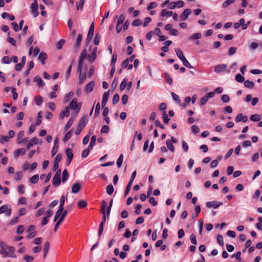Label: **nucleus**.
Masks as SVG:
<instances>
[{
  "label": "nucleus",
  "instance_id": "27",
  "mask_svg": "<svg viewBox=\"0 0 262 262\" xmlns=\"http://www.w3.org/2000/svg\"><path fill=\"white\" fill-rule=\"evenodd\" d=\"M96 141V137L95 136H93L91 138L90 143L89 145L88 148L89 149L92 150L94 145L95 144Z\"/></svg>",
  "mask_w": 262,
  "mask_h": 262
},
{
  "label": "nucleus",
  "instance_id": "1",
  "mask_svg": "<svg viewBox=\"0 0 262 262\" xmlns=\"http://www.w3.org/2000/svg\"><path fill=\"white\" fill-rule=\"evenodd\" d=\"M97 48L95 47L91 54H88L86 49L83 50L79 57L78 66H86L92 63L96 58Z\"/></svg>",
  "mask_w": 262,
  "mask_h": 262
},
{
  "label": "nucleus",
  "instance_id": "45",
  "mask_svg": "<svg viewBox=\"0 0 262 262\" xmlns=\"http://www.w3.org/2000/svg\"><path fill=\"white\" fill-rule=\"evenodd\" d=\"M84 3V0H80L79 2L76 4V8L78 10L79 9H82Z\"/></svg>",
  "mask_w": 262,
  "mask_h": 262
},
{
  "label": "nucleus",
  "instance_id": "57",
  "mask_svg": "<svg viewBox=\"0 0 262 262\" xmlns=\"http://www.w3.org/2000/svg\"><path fill=\"white\" fill-rule=\"evenodd\" d=\"M163 121L165 123H168L170 119L168 118V115L166 112H164L163 114Z\"/></svg>",
  "mask_w": 262,
  "mask_h": 262
},
{
  "label": "nucleus",
  "instance_id": "28",
  "mask_svg": "<svg viewBox=\"0 0 262 262\" xmlns=\"http://www.w3.org/2000/svg\"><path fill=\"white\" fill-rule=\"evenodd\" d=\"M63 210L62 209H61V208H58V210L56 211V213H55V216H54V222H56L57 219L60 217V216H61V214L62 213V212H63Z\"/></svg>",
  "mask_w": 262,
  "mask_h": 262
},
{
  "label": "nucleus",
  "instance_id": "61",
  "mask_svg": "<svg viewBox=\"0 0 262 262\" xmlns=\"http://www.w3.org/2000/svg\"><path fill=\"white\" fill-rule=\"evenodd\" d=\"M35 101H36V104L37 105H40L41 104L42 102V98L41 97L39 96H36L35 98Z\"/></svg>",
  "mask_w": 262,
  "mask_h": 262
},
{
  "label": "nucleus",
  "instance_id": "62",
  "mask_svg": "<svg viewBox=\"0 0 262 262\" xmlns=\"http://www.w3.org/2000/svg\"><path fill=\"white\" fill-rule=\"evenodd\" d=\"M18 221H19V217L16 216L11 220L9 224L10 225H13L15 224L16 223H17L18 222Z\"/></svg>",
  "mask_w": 262,
  "mask_h": 262
},
{
  "label": "nucleus",
  "instance_id": "30",
  "mask_svg": "<svg viewBox=\"0 0 262 262\" xmlns=\"http://www.w3.org/2000/svg\"><path fill=\"white\" fill-rule=\"evenodd\" d=\"M62 179L63 182H65L69 178V173L67 169H65L62 172Z\"/></svg>",
  "mask_w": 262,
  "mask_h": 262
},
{
  "label": "nucleus",
  "instance_id": "8",
  "mask_svg": "<svg viewBox=\"0 0 262 262\" xmlns=\"http://www.w3.org/2000/svg\"><path fill=\"white\" fill-rule=\"evenodd\" d=\"M67 213H68L67 210H64L62 212V213L61 214V216H60L59 220H58V221L57 222V223H56V224L54 226V231L55 232L57 231V230L58 229V228L59 227V226L60 225V224L62 223V222L64 220Z\"/></svg>",
  "mask_w": 262,
  "mask_h": 262
},
{
  "label": "nucleus",
  "instance_id": "59",
  "mask_svg": "<svg viewBox=\"0 0 262 262\" xmlns=\"http://www.w3.org/2000/svg\"><path fill=\"white\" fill-rule=\"evenodd\" d=\"M110 128L108 126L105 125L102 126L101 129V133H107L109 132Z\"/></svg>",
  "mask_w": 262,
  "mask_h": 262
},
{
  "label": "nucleus",
  "instance_id": "26",
  "mask_svg": "<svg viewBox=\"0 0 262 262\" xmlns=\"http://www.w3.org/2000/svg\"><path fill=\"white\" fill-rule=\"evenodd\" d=\"M82 39V36L81 34H79L77 36L76 41L75 42V47L76 48H79L80 45V43L81 42V40Z\"/></svg>",
  "mask_w": 262,
  "mask_h": 262
},
{
  "label": "nucleus",
  "instance_id": "52",
  "mask_svg": "<svg viewBox=\"0 0 262 262\" xmlns=\"http://www.w3.org/2000/svg\"><path fill=\"white\" fill-rule=\"evenodd\" d=\"M23 176V173L22 171H18L15 174V180L19 181L21 179Z\"/></svg>",
  "mask_w": 262,
  "mask_h": 262
},
{
  "label": "nucleus",
  "instance_id": "33",
  "mask_svg": "<svg viewBox=\"0 0 262 262\" xmlns=\"http://www.w3.org/2000/svg\"><path fill=\"white\" fill-rule=\"evenodd\" d=\"M38 174L34 175L30 178V182L32 184H35L38 182Z\"/></svg>",
  "mask_w": 262,
  "mask_h": 262
},
{
  "label": "nucleus",
  "instance_id": "19",
  "mask_svg": "<svg viewBox=\"0 0 262 262\" xmlns=\"http://www.w3.org/2000/svg\"><path fill=\"white\" fill-rule=\"evenodd\" d=\"M61 178L60 177L54 176L53 179V185L55 186H58L60 184Z\"/></svg>",
  "mask_w": 262,
  "mask_h": 262
},
{
  "label": "nucleus",
  "instance_id": "32",
  "mask_svg": "<svg viewBox=\"0 0 262 262\" xmlns=\"http://www.w3.org/2000/svg\"><path fill=\"white\" fill-rule=\"evenodd\" d=\"M87 205V202L83 200H80L78 203V206L80 208H85Z\"/></svg>",
  "mask_w": 262,
  "mask_h": 262
},
{
  "label": "nucleus",
  "instance_id": "18",
  "mask_svg": "<svg viewBox=\"0 0 262 262\" xmlns=\"http://www.w3.org/2000/svg\"><path fill=\"white\" fill-rule=\"evenodd\" d=\"M26 154V150L24 148H18L14 152V157L17 158L20 155H24Z\"/></svg>",
  "mask_w": 262,
  "mask_h": 262
},
{
  "label": "nucleus",
  "instance_id": "24",
  "mask_svg": "<svg viewBox=\"0 0 262 262\" xmlns=\"http://www.w3.org/2000/svg\"><path fill=\"white\" fill-rule=\"evenodd\" d=\"M34 80L37 83L38 86L40 87H42L45 85V83L42 81V79L38 76H36L35 77Z\"/></svg>",
  "mask_w": 262,
  "mask_h": 262
},
{
  "label": "nucleus",
  "instance_id": "60",
  "mask_svg": "<svg viewBox=\"0 0 262 262\" xmlns=\"http://www.w3.org/2000/svg\"><path fill=\"white\" fill-rule=\"evenodd\" d=\"M157 5L158 4L156 2H151L147 7V10H150L151 9L156 8L157 6Z\"/></svg>",
  "mask_w": 262,
  "mask_h": 262
},
{
  "label": "nucleus",
  "instance_id": "23",
  "mask_svg": "<svg viewBox=\"0 0 262 262\" xmlns=\"http://www.w3.org/2000/svg\"><path fill=\"white\" fill-rule=\"evenodd\" d=\"M24 136V132L20 131L17 134V142L19 144L24 143L23 137Z\"/></svg>",
  "mask_w": 262,
  "mask_h": 262
},
{
  "label": "nucleus",
  "instance_id": "5",
  "mask_svg": "<svg viewBox=\"0 0 262 262\" xmlns=\"http://www.w3.org/2000/svg\"><path fill=\"white\" fill-rule=\"evenodd\" d=\"M222 205V202H217L216 201L208 202L206 203V206L208 208H213L214 209H216Z\"/></svg>",
  "mask_w": 262,
  "mask_h": 262
},
{
  "label": "nucleus",
  "instance_id": "12",
  "mask_svg": "<svg viewBox=\"0 0 262 262\" xmlns=\"http://www.w3.org/2000/svg\"><path fill=\"white\" fill-rule=\"evenodd\" d=\"M81 188V185L80 183H76L73 185L72 187V192L73 193H78Z\"/></svg>",
  "mask_w": 262,
  "mask_h": 262
},
{
  "label": "nucleus",
  "instance_id": "35",
  "mask_svg": "<svg viewBox=\"0 0 262 262\" xmlns=\"http://www.w3.org/2000/svg\"><path fill=\"white\" fill-rule=\"evenodd\" d=\"M114 190V187L112 184L108 185L106 188V192L109 195H111L113 193Z\"/></svg>",
  "mask_w": 262,
  "mask_h": 262
},
{
  "label": "nucleus",
  "instance_id": "42",
  "mask_svg": "<svg viewBox=\"0 0 262 262\" xmlns=\"http://www.w3.org/2000/svg\"><path fill=\"white\" fill-rule=\"evenodd\" d=\"M66 154L68 158H73V154L72 152V150L71 148H67L66 149Z\"/></svg>",
  "mask_w": 262,
  "mask_h": 262
},
{
  "label": "nucleus",
  "instance_id": "55",
  "mask_svg": "<svg viewBox=\"0 0 262 262\" xmlns=\"http://www.w3.org/2000/svg\"><path fill=\"white\" fill-rule=\"evenodd\" d=\"M8 206L7 205H4L0 207V214L6 212L8 210Z\"/></svg>",
  "mask_w": 262,
  "mask_h": 262
},
{
  "label": "nucleus",
  "instance_id": "48",
  "mask_svg": "<svg viewBox=\"0 0 262 262\" xmlns=\"http://www.w3.org/2000/svg\"><path fill=\"white\" fill-rule=\"evenodd\" d=\"M74 121V119L72 118H70L68 120L66 126H65V130H68L72 125Z\"/></svg>",
  "mask_w": 262,
  "mask_h": 262
},
{
  "label": "nucleus",
  "instance_id": "14",
  "mask_svg": "<svg viewBox=\"0 0 262 262\" xmlns=\"http://www.w3.org/2000/svg\"><path fill=\"white\" fill-rule=\"evenodd\" d=\"M38 138L35 137H33L32 139H31V140L29 142V143L27 144L26 148L27 149H29L31 146H32L33 145L37 144L38 142Z\"/></svg>",
  "mask_w": 262,
  "mask_h": 262
},
{
  "label": "nucleus",
  "instance_id": "13",
  "mask_svg": "<svg viewBox=\"0 0 262 262\" xmlns=\"http://www.w3.org/2000/svg\"><path fill=\"white\" fill-rule=\"evenodd\" d=\"M58 139L56 138L54 141V145L51 151L52 157H53L58 151Z\"/></svg>",
  "mask_w": 262,
  "mask_h": 262
},
{
  "label": "nucleus",
  "instance_id": "4",
  "mask_svg": "<svg viewBox=\"0 0 262 262\" xmlns=\"http://www.w3.org/2000/svg\"><path fill=\"white\" fill-rule=\"evenodd\" d=\"M136 176V171H134L132 173L130 180L126 186V189H125V193H124V195L125 196L128 194V193L130 191V188L132 186L133 182Z\"/></svg>",
  "mask_w": 262,
  "mask_h": 262
},
{
  "label": "nucleus",
  "instance_id": "16",
  "mask_svg": "<svg viewBox=\"0 0 262 262\" xmlns=\"http://www.w3.org/2000/svg\"><path fill=\"white\" fill-rule=\"evenodd\" d=\"M248 117L246 116H244L242 114H239L236 117V121L237 122L240 121L246 122L248 121Z\"/></svg>",
  "mask_w": 262,
  "mask_h": 262
},
{
  "label": "nucleus",
  "instance_id": "37",
  "mask_svg": "<svg viewBox=\"0 0 262 262\" xmlns=\"http://www.w3.org/2000/svg\"><path fill=\"white\" fill-rule=\"evenodd\" d=\"M254 83L252 81L249 80H246L244 82V85L248 88L251 89L254 86Z\"/></svg>",
  "mask_w": 262,
  "mask_h": 262
},
{
  "label": "nucleus",
  "instance_id": "21",
  "mask_svg": "<svg viewBox=\"0 0 262 262\" xmlns=\"http://www.w3.org/2000/svg\"><path fill=\"white\" fill-rule=\"evenodd\" d=\"M69 114H70V109H69V106H67L66 108V110L63 111H62V112H61L60 113V118L61 119H62L65 116L66 117H68L69 116Z\"/></svg>",
  "mask_w": 262,
  "mask_h": 262
},
{
  "label": "nucleus",
  "instance_id": "47",
  "mask_svg": "<svg viewBox=\"0 0 262 262\" xmlns=\"http://www.w3.org/2000/svg\"><path fill=\"white\" fill-rule=\"evenodd\" d=\"M235 2V0H226L222 5L223 8H226L229 5H231Z\"/></svg>",
  "mask_w": 262,
  "mask_h": 262
},
{
  "label": "nucleus",
  "instance_id": "54",
  "mask_svg": "<svg viewBox=\"0 0 262 262\" xmlns=\"http://www.w3.org/2000/svg\"><path fill=\"white\" fill-rule=\"evenodd\" d=\"M127 85V80L124 79L121 83L120 85V89L121 91L123 90Z\"/></svg>",
  "mask_w": 262,
  "mask_h": 262
},
{
  "label": "nucleus",
  "instance_id": "20",
  "mask_svg": "<svg viewBox=\"0 0 262 262\" xmlns=\"http://www.w3.org/2000/svg\"><path fill=\"white\" fill-rule=\"evenodd\" d=\"M47 58V55L46 54L41 52L38 56V59L40 60L41 63L42 64H45V60Z\"/></svg>",
  "mask_w": 262,
  "mask_h": 262
},
{
  "label": "nucleus",
  "instance_id": "31",
  "mask_svg": "<svg viewBox=\"0 0 262 262\" xmlns=\"http://www.w3.org/2000/svg\"><path fill=\"white\" fill-rule=\"evenodd\" d=\"M202 37L201 33H196L193 34L192 35L189 37V39L190 40H194L197 39H200Z\"/></svg>",
  "mask_w": 262,
  "mask_h": 262
},
{
  "label": "nucleus",
  "instance_id": "3",
  "mask_svg": "<svg viewBox=\"0 0 262 262\" xmlns=\"http://www.w3.org/2000/svg\"><path fill=\"white\" fill-rule=\"evenodd\" d=\"M214 96V92H209L207 95L203 97L200 101V106H203L208 101V100L209 98H213Z\"/></svg>",
  "mask_w": 262,
  "mask_h": 262
},
{
  "label": "nucleus",
  "instance_id": "25",
  "mask_svg": "<svg viewBox=\"0 0 262 262\" xmlns=\"http://www.w3.org/2000/svg\"><path fill=\"white\" fill-rule=\"evenodd\" d=\"M172 15V12L171 11H168L166 9H163L161 12V15L163 17L167 16L169 17Z\"/></svg>",
  "mask_w": 262,
  "mask_h": 262
},
{
  "label": "nucleus",
  "instance_id": "51",
  "mask_svg": "<svg viewBox=\"0 0 262 262\" xmlns=\"http://www.w3.org/2000/svg\"><path fill=\"white\" fill-rule=\"evenodd\" d=\"M65 42V40L63 39H60L57 43L56 45V48L58 49H61L62 48V47L64 45Z\"/></svg>",
  "mask_w": 262,
  "mask_h": 262
},
{
  "label": "nucleus",
  "instance_id": "6",
  "mask_svg": "<svg viewBox=\"0 0 262 262\" xmlns=\"http://www.w3.org/2000/svg\"><path fill=\"white\" fill-rule=\"evenodd\" d=\"M38 5L37 1L34 0L33 3L31 4V13L35 17H37L38 15Z\"/></svg>",
  "mask_w": 262,
  "mask_h": 262
},
{
  "label": "nucleus",
  "instance_id": "10",
  "mask_svg": "<svg viewBox=\"0 0 262 262\" xmlns=\"http://www.w3.org/2000/svg\"><path fill=\"white\" fill-rule=\"evenodd\" d=\"M88 121V117L86 115H85V116H83L80 119L78 125L84 128V127L87 124Z\"/></svg>",
  "mask_w": 262,
  "mask_h": 262
},
{
  "label": "nucleus",
  "instance_id": "64",
  "mask_svg": "<svg viewBox=\"0 0 262 262\" xmlns=\"http://www.w3.org/2000/svg\"><path fill=\"white\" fill-rule=\"evenodd\" d=\"M24 258L27 262H31L34 260V257L33 256H31L28 255H25Z\"/></svg>",
  "mask_w": 262,
  "mask_h": 262
},
{
  "label": "nucleus",
  "instance_id": "56",
  "mask_svg": "<svg viewBox=\"0 0 262 262\" xmlns=\"http://www.w3.org/2000/svg\"><path fill=\"white\" fill-rule=\"evenodd\" d=\"M50 249V244L49 242H46L45 243L44 247H43V252L44 253H48Z\"/></svg>",
  "mask_w": 262,
  "mask_h": 262
},
{
  "label": "nucleus",
  "instance_id": "44",
  "mask_svg": "<svg viewBox=\"0 0 262 262\" xmlns=\"http://www.w3.org/2000/svg\"><path fill=\"white\" fill-rule=\"evenodd\" d=\"M171 95L174 100L177 102V103H178L179 104L181 103L180 97L178 95H177L173 92L171 93Z\"/></svg>",
  "mask_w": 262,
  "mask_h": 262
},
{
  "label": "nucleus",
  "instance_id": "11",
  "mask_svg": "<svg viewBox=\"0 0 262 262\" xmlns=\"http://www.w3.org/2000/svg\"><path fill=\"white\" fill-rule=\"evenodd\" d=\"M94 24L92 23L89 28V32L87 36V40H91L94 34Z\"/></svg>",
  "mask_w": 262,
  "mask_h": 262
},
{
  "label": "nucleus",
  "instance_id": "36",
  "mask_svg": "<svg viewBox=\"0 0 262 262\" xmlns=\"http://www.w3.org/2000/svg\"><path fill=\"white\" fill-rule=\"evenodd\" d=\"M72 136V129L66 133L63 139V141L66 142L68 141Z\"/></svg>",
  "mask_w": 262,
  "mask_h": 262
},
{
  "label": "nucleus",
  "instance_id": "29",
  "mask_svg": "<svg viewBox=\"0 0 262 262\" xmlns=\"http://www.w3.org/2000/svg\"><path fill=\"white\" fill-rule=\"evenodd\" d=\"M166 145L167 148L170 150L171 151L173 152L174 150V147L172 144V143L171 141L169 140H168L166 141Z\"/></svg>",
  "mask_w": 262,
  "mask_h": 262
},
{
  "label": "nucleus",
  "instance_id": "40",
  "mask_svg": "<svg viewBox=\"0 0 262 262\" xmlns=\"http://www.w3.org/2000/svg\"><path fill=\"white\" fill-rule=\"evenodd\" d=\"M119 95L118 94H116L114 95L113 100H112V103L113 104L115 105L117 104L118 101H119Z\"/></svg>",
  "mask_w": 262,
  "mask_h": 262
},
{
  "label": "nucleus",
  "instance_id": "38",
  "mask_svg": "<svg viewBox=\"0 0 262 262\" xmlns=\"http://www.w3.org/2000/svg\"><path fill=\"white\" fill-rule=\"evenodd\" d=\"M10 140V138L8 136H4L2 135L0 136V141L2 144L5 142H8Z\"/></svg>",
  "mask_w": 262,
  "mask_h": 262
},
{
  "label": "nucleus",
  "instance_id": "39",
  "mask_svg": "<svg viewBox=\"0 0 262 262\" xmlns=\"http://www.w3.org/2000/svg\"><path fill=\"white\" fill-rule=\"evenodd\" d=\"M123 154H121L119 156V157L117 161V165L118 167H120L121 166L122 162H123Z\"/></svg>",
  "mask_w": 262,
  "mask_h": 262
},
{
  "label": "nucleus",
  "instance_id": "7",
  "mask_svg": "<svg viewBox=\"0 0 262 262\" xmlns=\"http://www.w3.org/2000/svg\"><path fill=\"white\" fill-rule=\"evenodd\" d=\"M107 206V203L105 201L103 200L101 202V213L103 214L102 221L101 222L105 223L107 217V215L105 214V208Z\"/></svg>",
  "mask_w": 262,
  "mask_h": 262
},
{
  "label": "nucleus",
  "instance_id": "58",
  "mask_svg": "<svg viewBox=\"0 0 262 262\" xmlns=\"http://www.w3.org/2000/svg\"><path fill=\"white\" fill-rule=\"evenodd\" d=\"M235 80L239 82H242L244 80V78L241 74H238L235 76Z\"/></svg>",
  "mask_w": 262,
  "mask_h": 262
},
{
  "label": "nucleus",
  "instance_id": "15",
  "mask_svg": "<svg viewBox=\"0 0 262 262\" xmlns=\"http://www.w3.org/2000/svg\"><path fill=\"white\" fill-rule=\"evenodd\" d=\"M94 86H95L94 81H92L86 85L85 88V91L87 93H90L91 92H92L93 90Z\"/></svg>",
  "mask_w": 262,
  "mask_h": 262
},
{
  "label": "nucleus",
  "instance_id": "41",
  "mask_svg": "<svg viewBox=\"0 0 262 262\" xmlns=\"http://www.w3.org/2000/svg\"><path fill=\"white\" fill-rule=\"evenodd\" d=\"M65 203V196L64 195H62L60 199V205L59 208H61V209H64V204Z\"/></svg>",
  "mask_w": 262,
  "mask_h": 262
},
{
  "label": "nucleus",
  "instance_id": "46",
  "mask_svg": "<svg viewBox=\"0 0 262 262\" xmlns=\"http://www.w3.org/2000/svg\"><path fill=\"white\" fill-rule=\"evenodd\" d=\"M190 240L192 244H193L194 245H197V241L196 239V236L194 234L192 233L191 234L190 237Z\"/></svg>",
  "mask_w": 262,
  "mask_h": 262
},
{
  "label": "nucleus",
  "instance_id": "34",
  "mask_svg": "<svg viewBox=\"0 0 262 262\" xmlns=\"http://www.w3.org/2000/svg\"><path fill=\"white\" fill-rule=\"evenodd\" d=\"M250 119L253 121H258L261 119V117L259 115L254 114L250 116Z\"/></svg>",
  "mask_w": 262,
  "mask_h": 262
},
{
  "label": "nucleus",
  "instance_id": "22",
  "mask_svg": "<svg viewBox=\"0 0 262 262\" xmlns=\"http://www.w3.org/2000/svg\"><path fill=\"white\" fill-rule=\"evenodd\" d=\"M0 253L4 255L5 257H11L13 258H16V255L15 254H10L7 251H6L4 249L0 251Z\"/></svg>",
  "mask_w": 262,
  "mask_h": 262
},
{
  "label": "nucleus",
  "instance_id": "2",
  "mask_svg": "<svg viewBox=\"0 0 262 262\" xmlns=\"http://www.w3.org/2000/svg\"><path fill=\"white\" fill-rule=\"evenodd\" d=\"M77 71L79 72V83L81 84L86 78L88 71L87 67H78Z\"/></svg>",
  "mask_w": 262,
  "mask_h": 262
},
{
  "label": "nucleus",
  "instance_id": "63",
  "mask_svg": "<svg viewBox=\"0 0 262 262\" xmlns=\"http://www.w3.org/2000/svg\"><path fill=\"white\" fill-rule=\"evenodd\" d=\"M222 100L224 103H227L230 100V98L227 95H223L222 96Z\"/></svg>",
  "mask_w": 262,
  "mask_h": 262
},
{
  "label": "nucleus",
  "instance_id": "50",
  "mask_svg": "<svg viewBox=\"0 0 262 262\" xmlns=\"http://www.w3.org/2000/svg\"><path fill=\"white\" fill-rule=\"evenodd\" d=\"M128 96L126 94L123 95L121 98V101H122V104L123 105H125L128 101Z\"/></svg>",
  "mask_w": 262,
  "mask_h": 262
},
{
  "label": "nucleus",
  "instance_id": "17",
  "mask_svg": "<svg viewBox=\"0 0 262 262\" xmlns=\"http://www.w3.org/2000/svg\"><path fill=\"white\" fill-rule=\"evenodd\" d=\"M72 110H75L77 108L78 104H77V99L76 98H74L71 101L70 103V106H69Z\"/></svg>",
  "mask_w": 262,
  "mask_h": 262
},
{
  "label": "nucleus",
  "instance_id": "9",
  "mask_svg": "<svg viewBox=\"0 0 262 262\" xmlns=\"http://www.w3.org/2000/svg\"><path fill=\"white\" fill-rule=\"evenodd\" d=\"M191 13V10L190 9H186L180 15L181 20H186Z\"/></svg>",
  "mask_w": 262,
  "mask_h": 262
},
{
  "label": "nucleus",
  "instance_id": "53",
  "mask_svg": "<svg viewBox=\"0 0 262 262\" xmlns=\"http://www.w3.org/2000/svg\"><path fill=\"white\" fill-rule=\"evenodd\" d=\"M24 231V227L23 225H19L17 228L16 232L18 234H22Z\"/></svg>",
  "mask_w": 262,
  "mask_h": 262
},
{
  "label": "nucleus",
  "instance_id": "43",
  "mask_svg": "<svg viewBox=\"0 0 262 262\" xmlns=\"http://www.w3.org/2000/svg\"><path fill=\"white\" fill-rule=\"evenodd\" d=\"M176 53L178 56V57L180 59H182L183 58V57H185L183 54V53H182V51L181 49H179V48H177L176 49Z\"/></svg>",
  "mask_w": 262,
  "mask_h": 262
},
{
  "label": "nucleus",
  "instance_id": "49",
  "mask_svg": "<svg viewBox=\"0 0 262 262\" xmlns=\"http://www.w3.org/2000/svg\"><path fill=\"white\" fill-rule=\"evenodd\" d=\"M217 241L219 245H220L222 246H224L223 237L222 235H217Z\"/></svg>",
  "mask_w": 262,
  "mask_h": 262
}]
</instances>
